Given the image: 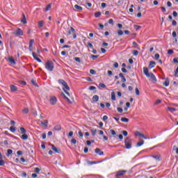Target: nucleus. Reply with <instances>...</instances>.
Returning a JSON list of instances; mask_svg holds the SVG:
<instances>
[{"mask_svg":"<svg viewBox=\"0 0 178 178\" xmlns=\"http://www.w3.org/2000/svg\"><path fill=\"white\" fill-rule=\"evenodd\" d=\"M173 149L175 150L177 155H178V147L176 145L173 146Z\"/></svg>","mask_w":178,"mask_h":178,"instance_id":"51","label":"nucleus"},{"mask_svg":"<svg viewBox=\"0 0 178 178\" xmlns=\"http://www.w3.org/2000/svg\"><path fill=\"white\" fill-rule=\"evenodd\" d=\"M8 62L11 63V65H16V62L15 61V59L13 58H8Z\"/></svg>","mask_w":178,"mask_h":178,"instance_id":"25","label":"nucleus"},{"mask_svg":"<svg viewBox=\"0 0 178 178\" xmlns=\"http://www.w3.org/2000/svg\"><path fill=\"white\" fill-rule=\"evenodd\" d=\"M13 34L14 35H17V37H22V35H24V32H23V30H22V29L18 28L13 33Z\"/></svg>","mask_w":178,"mask_h":178,"instance_id":"5","label":"nucleus"},{"mask_svg":"<svg viewBox=\"0 0 178 178\" xmlns=\"http://www.w3.org/2000/svg\"><path fill=\"white\" fill-rule=\"evenodd\" d=\"M144 144V140H140V142H138L136 144V147H141V145H143Z\"/></svg>","mask_w":178,"mask_h":178,"instance_id":"33","label":"nucleus"},{"mask_svg":"<svg viewBox=\"0 0 178 178\" xmlns=\"http://www.w3.org/2000/svg\"><path fill=\"white\" fill-rule=\"evenodd\" d=\"M29 108H24V109L22 110V113H23L27 114V113H29Z\"/></svg>","mask_w":178,"mask_h":178,"instance_id":"39","label":"nucleus"},{"mask_svg":"<svg viewBox=\"0 0 178 178\" xmlns=\"http://www.w3.org/2000/svg\"><path fill=\"white\" fill-rule=\"evenodd\" d=\"M95 86H90L89 87V90H90V91H92V90H95Z\"/></svg>","mask_w":178,"mask_h":178,"instance_id":"62","label":"nucleus"},{"mask_svg":"<svg viewBox=\"0 0 178 178\" xmlns=\"http://www.w3.org/2000/svg\"><path fill=\"white\" fill-rule=\"evenodd\" d=\"M156 63H155L154 61H150L149 65V69H152L153 67H155V65Z\"/></svg>","mask_w":178,"mask_h":178,"instance_id":"16","label":"nucleus"},{"mask_svg":"<svg viewBox=\"0 0 178 178\" xmlns=\"http://www.w3.org/2000/svg\"><path fill=\"white\" fill-rule=\"evenodd\" d=\"M38 24L40 29H41V27H44V21H39Z\"/></svg>","mask_w":178,"mask_h":178,"instance_id":"30","label":"nucleus"},{"mask_svg":"<svg viewBox=\"0 0 178 178\" xmlns=\"http://www.w3.org/2000/svg\"><path fill=\"white\" fill-rule=\"evenodd\" d=\"M40 168H35L34 172L35 173H40Z\"/></svg>","mask_w":178,"mask_h":178,"instance_id":"52","label":"nucleus"},{"mask_svg":"<svg viewBox=\"0 0 178 178\" xmlns=\"http://www.w3.org/2000/svg\"><path fill=\"white\" fill-rule=\"evenodd\" d=\"M67 34L68 35H71V34H72L74 39L77 38V35H76V30H74V28L73 27H70V29L67 31Z\"/></svg>","mask_w":178,"mask_h":178,"instance_id":"4","label":"nucleus"},{"mask_svg":"<svg viewBox=\"0 0 178 178\" xmlns=\"http://www.w3.org/2000/svg\"><path fill=\"white\" fill-rule=\"evenodd\" d=\"M33 44H34V40L31 39L29 41V51H30V52H33Z\"/></svg>","mask_w":178,"mask_h":178,"instance_id":"11","label":"nucleus"},{"mask_svg":"<svg viewBox=\"0 0 178 178\" xmlns=\"http://www.w3.org/2000/svg\"><path fill=\"white\" fill-rule=\"evenodd\" d=\"M41 122V126L43 127H48V120H46L44 122L42 121Z\"/></svg>","mask_w":178,"mask_h":178,"instance_id":"18","label":"nucleus"},{"mask_svg":"<svg viewBox=\"0 0 178 178\" xmlns=\"http://www.w3.org/2000/svg\"><path fill=\"white\" fill-rule=\"evenodd\" d=\"M124 145L126 149H130L133 145V140L130 137H127L124 140Z\"/></svg>","mask_w":178,"mask_h":178,"instance_id":"1","label":"nucleus"},{"mask_svg":"<svg viewBox=\"0 0 178 178\" xmlns=\"http://www.w3.org/2000/svg\"><path fill=\"white\" fill-rule=\"evenodd\" d=\"M74 8H75V9H76V10H77L78 12H81V10H83V7H81V6L77 5V4H76V5L74 6Z\"/></svg>","mask_w":178,"mask_h":178,"instance_id":"20","label":"nucleus"},{"mask_svg":"<svg viewBox=\"0 0 178 178\" xmlns=\"http://www.w3.org/2000/svg\"><path fill=\"white\" fill-rule=\"evenodd\" d=\"M23 19L21 20L23 24H27V21L26 19V15L24 14L22 15Z\"/></svg>","mask_w":178,"mask_h":178,"instance_id":"24","label":"nucleus"},{"mask_svg":"<svg viewBox=\"0 0 178 178\" xmlns=\"http://www.w3.org/2000/svg\"><path fill=\"white\" fill-rule=\"evenodd\" d=\"M99 55L95 56L94 54H92L90 56V58H91V59H92V60H95V59H97V58H99Z\"/></svg>","mask_w":178,"mask_h":178,"instance_id":"36","label":"nucleus"},{"mask_svg":"<svg viewBox=\"0 0 178 178\" xmlns=\"http://www.w3.org/2000/svg\"><path fill=\"white\" fill-rule=\"evenodd\" d=\"M78 134H79V137H83V136H84V134H83V132H81V131H79L78 132Z\"/></svg>","mask_w":178,"mask_h":178,"instance_id":"57","label":"nucleus"},{"mask_svg":"<svg viewBox=\"0 0 178 178\" xmlns=\"http://www.w3.org/2000/svg\"><path fill=\"white\" fill-rule=\"evenodd\" d=\"M74 60L76 62H78V63H81V58H80L79 57H75Z\"/></svg>","mask_w":178,"mask_h":178,"instance_id":"38","label":"nucleus"},{"mask_svg":"<svg viewBox=\"0 0 178 178\" xmlns=\"http://www.w3.org/2000/svg\"><path fill=\"white\" fill-rule=\"evenodd\" d=\"M121 122H122L123 123H129V118H121Z\"/></svg>","mask_w":178,"mask_h":178,"instance_id":"31","label":"nucleus"},{"mask_svg":"<svg viewBox=\"0 0 178 178\" xmlns=\"http://www.w3.org/2000/svg\"><path fill=\"white\" fill-rule=\"evenodd\" d=\"M135 91L136 95H140V90H138V88H136Z\"/></svg>","mask_w":178,"mask_h":178,"instance_id":"53","label":"nucleus"},{"mask_svg":"<svg viewBox=\"0 0 178 178\" xmlns=\"http://www.w3.org/2000/svg\"><path fill=\"white\" fill-rule=\"evenodd\" d=\"M22 140H27V138H29V136L26 134H24L22 136H21Z\"/></svg>","mask_w":178,"mask_h":178,"instance_id":"34","label":"nucleus"},{"mask_svg":"<svg viewBox=\"0 0 178 178\" xmlns=\"http://www.w3.org/2000/svg\"><path fill=\"white\" fill-rule=\"evenodd\" d=\"M10 90L12 92L17 91V87H16L15 85H11Z\"/></svg>","mask_w":178,"mask_h":178,"instance_id":"26","label":"nucleus"},{"mask_svg":"<svg viewBox=\"0 0 178 178\" xmlns=\"http://www.w3.org/2000/svg\"><path fill=\"white\" fill-rule=\"evenodd\" d=\"M110 134H111V136H116V131H115L113 129H111Z\"/></svg>","mask_w":178,"mask_h":178,"instance_id":"42","label":"nucleus"},{"mask_svg":"<svg viewBox=\"0 0 178 178\" xmlns=\"http://www.w3.org/2000/svg\"><path fill=\"white\" fill-rule=\"evenodd\" d=\"M88 47H89V48H91L92 49V48H94V46L90 42L88 43Z\"/></svg>","mask_w":178,"mask_h":178,"instance_id":"59","label":"nucleus"},{"mask_svg":"<svg viewBox=\"0 0 178 178\" xmlns=\"http://www.w3.org/2000/svg\"><path fill=\"white\" fill-rule=\"evenodd\" d=\"M12 154H13V150L8 149L7 150V154L6 156H10V155H12Z\"/></svg>","mask_w":178,"mask_h":178,"instance_id":"27","label":"nucleus"},{"mask_svg":"<svg viewBox=\"0 0 178 178\" xmlns=\"http://www.w3.org/2000/svg\"><path fill=\"white\" fill-rule=\"evenodd\" d=\"M126 173H127V170H119L116 172L115 177L116 178H119L120 177V176H124V175H126Z\"/></svg>","mask_w":178,"mask_h":178,"instance_id":"6","label":"nucleus"},{"mask_svg":"<svg viewBox=\"0 0 178 178\" xmlns=\"http://www.w3.org/2000/svg\"><path fill=\"white\" fill-rule=\"evenodd\" d=\"M106 120H108V116L107 115H104L103 116V121L106 122Z\"/></svg>","mask_w":178,"mask_h":178,"instance_id":"58","label":"nucleus"},{"mask_svg":"<svg viewBox=\"0 0 178 178\" xmlns=\"http://www.w3.org/2000/svg\"><path fill=\"white\" fill-rule=\"evenodd\" d=\"M92 101L93 102H98L99 101V97L98 95H94L92 97Z\"/></svg>","mask_w":178,"mask_h":178,"instance_id":"21","label":"nucleus"},{"mask_svg":"<svg viewBox=\"0 0 178 178\" xmlns=\"http://www.w3.org/2000/svg\"><path fill=\"white\" fill-rule=\"evenodd\" d=\"M111 99L112 101H116V96L115 95V92H111Z\"/></svg>","mask_w":178,"mask_h":178,"instance_id":"32","label":"nucleus"},{"mask_svg":"<svg viewBox=\"0 0 178 178\" xmlns=\"http://www.w3.org/2000/svg\"><path fill=\"white\" fill-rule=\"evenodd\" d=\"M90 74H96L97 72H95V70H90Z\"/></svg>","mask_w":178,"mask_h":178,"instance_id":"56","label":"nucleus"},{"mask_svg":"<svg viewBox=\"0 0 178 178\" xmlns=\"http://www.w3.org/2000/svg\"><path fill=\"white\" fill-rule=\"evenodd\" d=\"M58 83H59V84H61V86H63L64 87L63 90H65V91H69L70 90V88L67 85V83H66V81H65V80L59 79Z\"/></svg>","mask_w":178,"mask_h":178,"instance_id":"3","label":"nucleus"},{"mask_svg":"<svg viewBox=\"0 0 178 178\" xmlns=\"http://www.w3.org/2000/svg\"><path fill=\"white\" fill-rule=\"evenodd\" d=\"M143 73L144 74L146 75L147 77L149 76V72L148 70V67H143Z\"/></svg>","mask_w":178,"mask_h":178,"instance_id":"13","label":"nucleus"},{"mask_svg":"<svg viewBox=\"0 0 178 178\" xmlns=\"http://www.w3.org/2000/svg\"><path fill=\"white\" fill-rule=\"evenodd\" d=\"M49 102L51 105H56V103L58 102V99L55 96H51L49 99Z\"/></svg>","mask_w":178,"mask_h":178,"instance_id":"7","label":"nucleus"},{"mask_svg":"<svg viewBox=\"0 0 178 178\" xmlns=\"http://www.w3.org/2000/svg\"><path fill=\"white\" fill-rule=\"evenodd\" d=\"M61 95L63 97H64L65 99H66V101L69 103V104H72V101H70V99L68 98L67 97H66V95H65V93H61Z\"/></svg>","mask_w":178,"mask_h":178,"instance_id":"22","label":"nucleus"},{"mask_svg":"<svg viewBox=\"0 0 178 178\" xmlns=\"http://www.w3.org/2000/svg\"><path fill=\"white\" fill-rule=\"evenodd\" d=\"M10 131H11L12 133H15V131H16V128L15 127H10Z\"/></svg>","mask_w":178,"mask_h":178,"instance_id":"45","label":"nucleus"},{"mask_svg":"<svg viewBox=\"0 0 178 178\" xmlns=\"http://www.w3.org/2000/svg\"><path fill=\"white\" fill-rule=\"evenodd\" d=\"M159 54H156L155 55H154V58H155V59H159Z\"/></svg>","mask_w":178,"mask_h":178,"instance_id":"64","label":"nucleus"},{"mask_svg":"<svg viewBox=\"0 0 178 178\" xmlns=\"http://www.w3.org/2000/svg\"><path fill=\"white\" fill-rule=\"evenodd\" d=\"M55 67L54 63L51 60H47L45 64V69L48 70V72H52Z\"/></svg>","mask_w":178,"mask_h":178,"instance_id":"2","label":"nucleus"},{"mask_svg":"<svg viewBox=\"0 0 178 178\" xmlns=\"http://www.w3.org/2000/svg\"><path fill=\"white\" fill-rule=\"evenodd\" d=\"M118 35H123V31L118 30Z\"/></svg>","mask_w":178,"mask_h":178,"instance_id":"54","label":"nucleus"},{"mask_svg":"<svg viewBox=\"0 0 178 178\" xmlns=\"http://www.w3.org/2000/svg\"><path fill=\"white\" fill-rule=\"evenodd\" d=\"M135 136L136 137H141L142 138H144L145 140H147V137H145V136L141 133H140L139 131H136L135 133Z\"/></svg>","mask_w":178,"mask_h":178,"instance_id":"9","label":"nucleus"},{"mask_svg":"<svg viewBox=\"0 0 178 178\" xmlns=\"http://www.w3.org/2000/svg\"><path fill=\"white\" fill-rule=\"evenodd\" d=\"M172 16H174V17H177V12L173 11L172 12Z\"/></svg>","mask_w":178,"mask_h":178,"instance_id":"60","label":"nucleus"},{"mask_svg":"<svg viewBox=\"0 0 178 178\" xmlns=\"http://www.w3.org/2000/svg\"><path fill=\"white\" fill-rule=\"evenodd\" d=\"M122 134H123V136H124V137H127V136L129 135L127 131H122Z\"/></svg>","mask_w":178,"mask_h":178,"instance_id":"46","label":"nucleus"},{"mask_svg":"<svg viewBox=\"0 0 178 178\" xmlns=\"http://www.w3.org/2000/svg\"><path fill=\"white\" fill-rule=\"evenodd\" d=\"M52 7V6L51 4H48L45 8V11L48 12V10H49L51 9V8Z\"/></svg>","mask_w":178,"mask_h":178,"instance_id":"40","label":"nucleus"},{"mask_svg":"<svg viewBox=\"0 0 178 178\" xmlns=\"http://www.w3.org/2000/svg\"><path fill=\"white\" fill-rule=\"evenodd\" d=\"M31 83L35 87H38V84H37V81L35 79H31Z\"/></svg>","mask_w":178,"mask_h":178,"instance_id":"37","label":"nucleus"},{"mask_svg":"<svg viewBox=\"0 0 178 178\" xmlns=\"http://www.w3.org/2000/svg\"><path fill=\"white\" fill-rule=\"evenodd\" d=\"M133 55H134V56H137L138 55V51L137 50H134L132 52Z\"/></svg>","mask_w":178,"mask_h":178,"instance_id":"48","label":"nucleus"},{"mask_svg":"<svg viewBox=\"0 0 178 178\" xmlns=\"http://www.w3.org/2000/svg\"><path fill=\"white\" fill-rule=\"evenodd\" d=\"M51 149H53V151H54V152L56 154H60L62 152L60 149H58V148L54 145H51Z\"/></svg>","mask_w":178,"mask_h":178,"instance_id":"10","label":"nucleus"},{"mask_svg":"<svg viewBox=\"0 0 178 178\" xmlns=\"http://www.w3.org/2000/svg\"><path fill=\"white\" fill-rule=\"evenodd\" d=\"M119 76L121 77L122 83H126V78L124 77V76L122 73L119 74Z\"/></svg>","mask_w":178,"mask_h":178,"instance_id":"17","label":"nucleus"},{"mask_svg":"<svg viewBox=\"0 0 178 178\" xmlns=\"http://www.w3.org/2000/svg\"><path fill=\"white\" fill-rule=\"evenodd\" d=\"M99 86L101 87L102 88H106V85L105 83H99Z\"/></svg>","mask_w":178,"mask_h":178,"instance_id":"43","label":"nucleus"},{"mask_svg":"<svg viewBox=\"0 0 178 178\" xmlns=\"http://www.w3.org/2000/svg\"><path fill=\"white\" fill-rule=\"evenodd\" d=\"M54 130H55V131H59L62 130V127L60 126V124L56 125L54 127Z\"/></svg>","mask_w":178,"mask_h":178,"instance_id":"14","label":"nucleus"},{"mask_svg":"<svg viewBox=\"0 0 178 178\" xmlns=\"http://www.w3.org/2000/svg\"><path fill=\"white\" fill-rule=\"evenodd\" d=\"M95 153L97 154V155H104V152H102L99 148L95 149Z\"/></svg>","mask_w":178,"mask_h":178,"instance_id":"15","label":"nucleus"},{"mask_svg":"<svg viewBox=\"0 0 178 178\" xmlns=\"http://www.w3.org/2000/svg\"><path fill=\"white\" fill-rule=\"evenodd\" d=\"M90 131H91V133H92V136L93 137H95V136H96V134H97V129H92L90 130Z\"/></svg>","mask_w":178,"mask_h":178,"instance_id":"28","label":"nucleus"},{"mask_svg":"<svg viewBox=\"0 0 178 178\" xmlns=\"http://www.w3.org/2000/svg\"><path fill=\"white\" fill-rule=\"evenodd\" d=\"M5 165V161L0 160V166H3Z\"/></svg>","mask_w":178,"mask_h":178,"instance_id":"55","label":"nucleus"},{"mask_svg":"<svg viewBox=\"0 0 178 178\" xmlns=\"http://www.w3.org/2000/svg\"><path fill=\"white\" fill-rule=\"evenodd\" d=\"M108 23L109 24H113V19H108Z\"/></svg>","mask_w":178,"mask_h":178,"instance_id":"63","label":"nucleus"},{"mask_svg":"<svg viewBox=\"0 0 178 178\" xmlns=\"http://www.w3.org/2000/svg\"><path fill=\"white\" fill-rule=\"evenodd\" d=\"M95 17H101V13H99V12L95 13Z\"/></svg>","mask_w":178,"mask_h":178,"instance_id":"44","label":"nucleus"},{"mask_svg":"<svg viewBox=\"0 0 178 178\" xmlns=\"http://www.w3.org/2000/svg\"><path fill=\"white\" fill-rule=\"evenodd\" d=\"M89 165H97V163H101V161H88Z\"/></svg>","mask_w":178,"mask_h":178,"instance_id":"29","label":"nucleus"},{"mask_svg":"<svg viewBox=\"0 0 178 178\" xmlns=\"http://www.w3.org/2000/svg\"><path fill=\"white\" fill-rule=\"evenodd\" d=\"M77 143V140L74 138H72L71 140V144H76Z\"/></svg>","mask_w":178,"mask_h":178,"instance_id":"49","label":"nucleus"},{"mask_svg":"<svg viewBox=\"0 0 178 178\" xmlns=\"http://www.w3.org/2000/svg\"><path fill=\"white\" fill-rule=\"evenodd\" d=\"M169 79H166L165 81L163 83V86H164L165 87H169Z\"/></svg>","mask_w":178,"mask_h":178,"instance_id":"19","label":"nucleus"},{"mask_svg":"<svg viewBox=\"0 0 178 178\" xmlns=\"http://www.w3.org/2000/svg\"><path fill=\"white\" fill-rule=\"evenodd\" d=\"M117 111H118V112H119V113H123V108H122L121 107H118Z\"/></svg>","mask_w":178,"mask_h":178,"instance_id":"47","label":"nucleus"},{"mask_svg":"<svg viewBox=\"0 0 178 178\" xmlns=\"http://www.w3.org/2000/svg\"><path fill=\"white\" fill-rule=\"evenodd\" d=\"M162 102V100L158 99L157 101L155 102L154 105H159Z\"/></svg>","mask_w":178,"mask_h":178,"instance_id":"50","label":"nucleus"},{"mask_svg":"<svg viewBox=\"0 0 178 178\" xmlns=\"http://www.w3.org/2000/svg\"><path fill=\"white\" fill-rule=\"evenodd\" d=\"M168 55H172V54H173V50L169 49L168 51Z\"/></svg>","mask_w":178,"mask_h":178,"instance_id":"61","label":"nucleus"},{"mask_svg":"<svg viewBox=\"0 0 178 178\" xmlns=\"http://www.w3.org/2000/svg\"><path fill=\"white\" fill-rule=\"evenodd\" d=\"M32 55L34 58V59H35V60H37L38 62H39V63H41V62H42L41 60V59H40V58H38V56H37V54L35 52L32 53Z\"/></svg>","mask_w":178,"mask_h":178,"instance_id":"12","label":"nucleus"},{"mask_svg":"<svg viewBox=\"0 0 178 178\" xmlns=\"http://www.w3.org/2000/svg\"><path fill=\"white\" fill-rule=\"evenodd\" d=\"M147 77H148V79H149V80H151V81H153L154 83H155L156 81V77L152 72H150L149 74V76H147Z\"/></svg>","mask_w":178,"mask_h":178,"instance_id":"8","label":"nucleus"},{"mask_svg":"<svg viewBox=\"0 0 178 178\" xmlns=\"http://www.w3.org/2000/svg\"><path fill=\"white\" fill-rule=\"evenodd\" d=\"M19 130L21 131V133L22 134H26V133H27V131H26V129L23 128V127H20L19 128Z\"/></svg>","mask_w":178,"mask_h":178,"instance_id":"35","label":"nucleus"},{"mask_svg":"<svg viewBox=\"0 0 178 178\" xmlns=\"http://www.w3.org/2000/svg\"><path fill=\"white\" fill-rule=\"evenodd\" d=\"M152 157H153L156 161H161V156H159L158 155H156V156H152Z\"/></svg>","mask_w":178,"mask_h":178,"instance_id":"41","label":"nucleus"},{"mask_svg":"<svg viewBox=\"0 0 178 178\" xmlns=\"http://www.w3.org/2000/svg\"><path fill=\"white\" fill-rule=\"evenodd\" d=\"M167 111H169L171 112V113H173V112H176V108L173 107H167Z\"/></svg>","mask_w":178,"mask_h":178,"instance_id":"23","label":"nucleus"}]
</instances>
